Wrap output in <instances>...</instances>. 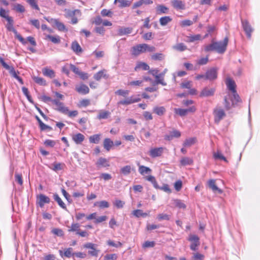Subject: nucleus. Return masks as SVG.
<instances>
[{"label": "nucleus", "mask_w": 260, "mask_h": 260, "mask_svg": "<svg viewBox=\"0 0 260 260\" xmlns=\"http://www.w3.org/2000/svg\"><path fill=\"white\" fill-rule=\"evenodd\" d=\"M232 96L231 98L232 104L228 101L226 97L224 98V106L226 110H229L231 108L232 106L236 105L241 102V100L239 94L237 93V91H235V92H232Z\"/></svg>", "instance_id": "f257e3e1"}, {"label": "nucleus", "mask_w": 260, "mask_h": 260, "mask_svg": "<svg viewBox=\"0 0 260 260\" xmlns=\"http://www.w3.org/2000/svg\"><path fill=\"white\" fill-rule=\"evenodd\" d=\"M53 104L55 106V109L59 112L64 114H75V111L70 112L68 108L64 105L63 103L59 102L57 99L53 101Z\"/></svg>", "instance_id": "f03ea898"}, {"label": "nucleus", "mask_w": 260, "mask_h": 260, "mask_svg": "<svg viewBox=\"0 0 260 260\" xmlns=\"http://www.w3.org/2000/svg\"><path fill=\"white\" fill-rule=\"evenodd\" d=\"M229 38L228 37H225L223 41L214 42L215 51L218 53H223L226 50Z\"/></svg>", "instance_id": "7ed1b4c3"}, {"label": "nucleus", "mask_w": 260, "mask_h": 260, "mask_svg": "<svg viewBox=\"0 0 260 260\" xmlns=\"http://www.w3.org/2000/svg\"><path fill=\"white\" fill-rule=\"evenodd\" d=\"M188 240L191 242L190 245V249L194 251H197L200 245L199 237L197 235L190 234L189 236Z\"/></svg>", "instance_id": "20e7f679"}, {"label": "nucleus", "mask_w": 260, "mask_h": 260, "mask_svg": "<svg viewBox=\"0 0 260 260\" xmlns=\"http://www.w3.org/2000/svg\"><path fill=\"white\" fill-rule=\"evenodd\" d=\"M76 14L80 16L81 15V11L79 9H76L73 11L68 10L67 13L66 14L65 16L66 18H71L72 24H75L78 22V18L75 17Z\"/></svg>", "instance_id": "39448f33"}, {"label": "nucleus", "mask_w": 260, "mask_h": 260, "mask_svg": "<svg viewBox=\"0 0 260 260\" xmlns=\"http://www.w3.org/2000/svg\"><path fill=\"white\" fill-rule=\"evenodd\" d=\"M14 23H7L6 28L9 31H11L15 34L17 38L22 44L25 45L27 43L26 41L19 34L14 27Z\"/></svg>", "instance_id": "423d86ee"}, {"label": "nucleus", "mask_w": 260, "mask_h": 260, "mask_svg": "<svg viewBox=\"0 0 260 260\" xmlns=\"http://www.w3.org/2000/svg\"><path fill=\"white\" fill-rule=\"evenodd\" d=\"M217 69L216 68H211L207 71L205 74V80L210 81L214 80L217 78Z\"/></svg>", "instance_id": "0eeeda50"}, {"label": "nucleus", "mask_w": 260, "mask_h": 260, "mask_svg": "<svg viewBox=\"0 0 260 260\" xmlns=\"http://www.w3.org/2000/svg\"><path fill=\"white\" fill-rule=\"evenodd\" d=\"M242 27L245 32L247 37L248 39H250L251 37V33L253 31L250 24L247 20H244L242 21Z\"/></svg>", "instance_id": "6e6552de"}, {"label": "nucleus", "mask_w": 260, "mask_h": 260, "mask_svg": "<svg viewBox=\"0 0 260 260\" xmlns=\"http://www.w3.org/2000/svg\"><path fill=\"white\" fill-rule=\"evenodd\" d=\"M165 148L164 147H156L151 148L149 152V155L152 158L159 157L163 153Z\"/></svg>", "instance_id": "1a4fd4ad"}, {"label": "nucleus", "mask_w": 260, "mask_h": 260, "mask_svg": "<svg viewBox=\"0 0 260 260\" xmlns=\"http://www.w3.org/2000/svg\"><path fill=\"white\" fill-rule=\"evenodd\" d=\"M144 44H141L135 46L132 48V54L134 56H138L140 54L144 53Z\"/></svg>", "instance_id": "9d476101"}, {"label": "nucleus", "mask_w": 260, "mask_h": 260, "mask_svg": "<svg viewBox=\"0 0 260 260\" xmlns=\"http://www.w3.org/2000/svg\"><path fill=\"white\" fill-rule=\"evenodd\" d=\"M215 90L213 88L204 87L201 91L199 96L201 98L212 96L214 94Z\"/></svg>", "instance_id": "9b49d317"}, {"label": "nucleus", "mask_w": 260, "mask_h": 260, "mask_svg": "<svg viewBox=\"0 0 260 260\" xmlns=\"http://www.w3.org/2000/svg\"><path fill=\"white\" fill-rule=\"evenodd\" d=\"M37 199L39 200L38 203L41 208L44 207L45 204H48L50 202V198L43 194H40L37 197Z\"/></svg>", "instance_id": "f8f14e48"}, {"label": "nucleus", "mask_w": 260, "mask_h": 260, "mask_svg": "<svg viewBox=\"0 0 260 260\" xmlns=\"http://www.w3.org/2000/svg\"><path fill=\"white\" fill-rule=\"evenodd\" d=\"M51 21L53 22L59 31L64 32L68 31V30L65 25L62 22H60L58 19L51 18Z\"/></svg>", "instance_id": "ddd939ff"}, {"label": "nucleus", "mask_w": 260, "mask_h": 260, "mask_svg": "<svg viewBox=\"0 0 260 260\" xmlns=\"http://www.w3.org/2000/svg\"><path fill=\"white\" fill-rule=\"evenodd\" d=\"M75 90L79 93L82 94H86L89 92V89L88 87L84 84H80L75 87Z\"/></svg>", "instance_id": "4468645a"}, {"label": "nucleus", "mask_w": 260, "mask_h": 260, "mask_svg": "<svg viewBox=\"0 0 260 260\" xmlns=\"http://www.w3.org/2000/svg\"><path fill=\"white\" fill-rule=\"evenodd\" d=\"M228 89L231 91V92H235L236 91V84L235 82L231 78H228L225 81Z\"/></svg>", "instance_id": "2eb2a0df"}, {"label": "nucleus", "mask_w": 260, "mask_h": 260, "mask_svg": "<svg viewBox=\"0 0 260 260\" xmlns=\"http://www.w3.org/2000/svg\"><path fill=\"white\" fill-rule=\"evenodd\" d=\"M208 187L212 189L214 192H218V193H222V190L218 188L215 184V180L210 179L208 182Z\"/></svg>", "instance_id": "dca6fc26"}, {"label": "nucleus", "mask_w": 260, "mask_h": 260, "mask_svg": "<svg viewBox=\"0 0 260 260\" xmlns=\"http://www.w3.org/2000/svg\"><path fill=\"white\" fill-rule=\"evenodd\" d=\"M140 100L139 98H134L133 96H131L125 99L124 100L119 101L118 103V105H128L136 102H139Z\"/></svg>", "instance_id": "f3484780"}, {"label": "nucleus", "mask_w": 260, "mask_h": 260, "mask_svg": "<svg viewBox=\"0 0 260 260\" xmlns=\"http://www.w3.org/2000/svg\"><path fill=\"white\" fill-rule=\"evenodd\" d=\"M171 4L173 8L176 10H184L185 9V4L182 1L173 0Z\"/></svg>", "instance_id": "a211bd4d"}, {"label": "nucleus", "mask_w": 260, "mask_h": 260, "mask_svg": "<svg viewBox=\"0 0 260 260\" xmlns=\"http://www.w3.org/2000/svg\"><path fill=\"white\" fill-rule=\"evenodd\" d=\"M71 49L77 55L81 54L83 51L77 41H74L72 43Z\"/></svg>", "instance_id": "6ab92c4d"}, {"label": "nucleus", "mask_w": 260, "mask_h": 260, "mask_svg": "<svg viewBox=\"0 0 260 260\" xmlns=\"http://www.w3.org/2000/svg\"><path fill=\"white\" fill-rule=\"evenodd\" d=\"M95 165L98 168L101 167H109L110 164L109 161L104 157H100L95 163Z\"/></svg>", "instance_id": "aec40b11"}, {"label": "nucleus", "mask_w": 260, "mask_h": 260, "mask_svg": "<svg viewBox=\"0 0 260 260\" xmlns=\"http://www.w3.org/2000/svg\"><path fill=\"white\" fill-rule=\"evenodd\" d=\"M72 251L73 248L70 247L64 249V251L61 250H59V253L62 258H63L64 257L70 258L72 256L74 255V253H72Z\"/></svg>", "instance_id": "412c9836"}, {"label": "nucleus", "mask_w": 260, "mask_h": 260, "mask_svg": "<svg viewBox=\"0 0 260 260\" xmlns=\"http://www.w3.org/2000/svg\"><path fill=\"white\" fill-rule=\"evenodd\" d=\"M181 136V133L177 130H173L170 132L169 135H166L165 136V139L166 140L170 141L172 140L174 138H179Z\"/></svg>", "instance_id": "4be33fe9"}, {"label": "nucleus", "mask_w": 260, "mask_h": 260, "mask_svg": "<svg viewBox=\"0 0 260 260\" xmlns=\"http://www.w3.org/2000/svg\"><path fill=\"white\" fill-rule=\"evenodd\" d=\"M106 70L104 69L101 70L94 75L93 78L97 81L100 80L102 78L108 79L109 78V75L106 74Z\"/></svg>", "instance_id": "5701e85b"}, {"label": "nucleus", "mask_w": 260, "mask_h": 260, "mask_svg": "<svg viewBox=\"0 0 260 260\" xmlns=\"http://www.w3.org/2000/svg\"><path fill=\"white\" fill-rule=\"evenodd\" d=\"M196 108L194 106H192L189 108L182 109H175L176 114H186L187 113H194L196 112Z\"/></svg>", "instance_id": "b1692460"}, {"label": "nucleus", "mask_w": 260, "mask_h": 260, "mask_svg": "<svg viewBox=\"0 0 260 260\" xmlns=\"http://www.w3.org/2000/svg\"><path fill=\"white\" fill-rule=\"evenodd\" d=\"M45 40H49L54 44H59L60 42V38L59 36H51L44 34Z\"/></svg>", "instance_id": "393cba45"}, {"label": "nucleus", "mask_w": 260, "mask_h": 260, "mask_svg": "<svg viewBox=\"0 0 260 260\" xmlns=\"http://www.w3.org/2000/svg\"><path fill=\"white\" fill-rule=\"evenodd\" d=\"M72 139L76 144H80L84 140L85 137L83 134L78 133L72 136Z\"/></svg>", "instance_id": "a878e982"}, {"label": "nucleus", "mask_w": 260, "mask_h": 260, "mask_svg": "<svg viewBox=\"0 0 260 260\" xmlns=\"http://www.w3.org/2000/svg\"><path fill=\"white\" fill-rule=\"evenodd\" d=\"M114 146V142L110 138H106L103 142L104 148L108 151Z\"/></svg>", "instance_id": "bb28decb"}, {"label": "nucleus", "mask_w": 260, "mask_h": 260, "mask_svg": "<svg viewBox=\"0 0 260 260\" xmlns=\"http://www.w3.org/2000/svg\"><path fill=\"white\" fill-rule=\"evenodd\" d=\"M172 21V18L169 16H165L159 18V22L161 26H166Z\"/></svg>", "instance_id": "cd10ccee"}, {"label": "nucleus", "mask_w": 260, "mask_h": 260, "mask_svg": "<svg viewBox=\"0 0 260 260\" xmlns=\"http://www.w3.org/2000/svg\"><path fill=\"white\" fill-rule=\"evenodd\" d=\"M156 11L157 14H167L168 13L169 8L162 5H159L156 8Z\"/></svg>", "instance_id": "c85d7f7f"}, {"label": "nucleus", "mask_w": 260, "mask_h": 260, "mask_svg": "<svg viewBox=\"0 0 260 260\" xmlns=\"http://www.w3.org/2000/svg\"><path fill=\"white\" fill-rule=\"evenodd\" d=\"M53 199L54 200L57 202L58 205L63 209L67 210V207L64 203V202L62 201L60 198L59 197L58 194L56 193L53 194Z\"/></svg>", "instance_id": "c756f323"}, {"label": "nucleus", "mask_w": 260, "mask_h": 260, "mask_svg": "<svg viewBox=\"0 0 260 260\" xmlns=\"http://www.w3.org/2000/svg\"><path fill=\"white\" fill-rule=\"evenodd\" d=\"M164 74L160 73L159 75H156L155 76V84H160L163 86H165L167 85V83L164 80Z\"/></svg>", "instance_id": "7c9ffc66"}, {"label": "nucleus", "mask_w": 260, "mask_h": 260, "mask_svg": "<svg viewBox=\"0 0 260 260\" xmlns=\"http://www.w3.org/2000/svg\"><path fill=\"white\" fill-rule=\"evenodd\" d=\"M119 3L118 7L120 8H124L129 7L131 4V1L127 0H115L114 4Z\"/></svg>", "instance_id": "2f4dec72"}, {"label": "nucleus", "mask_w": 260, "mask_h": 260, "mask_svg": "<svg viewBox=\"0 0 260 260\" xmlns=\"http://www.w3.org/2000/svg\"><path fill=\"white\" fill-rule=\"evenodd\" d=\"M140 69H142L143 70L147 71L149 69V66L145 62H139L136 65L135 68V70L137 71Z\"/></svg>", "instance_id": "473e14b6"}, {"label": "nucleus", "mask_w": 260, "mask_h": 260, "mask_svg": "<svg viewBox=\"0 0 260 260\" xmlns=\"http://www.w3.org/2000/svg\"><path fill=\"white\" fill-rule=\"evenodd\" d=\"M193 162V159L188 157H184L180 160V164L183 166L191 165Z\"/></svg>", "instance_id": "72a5a7b5"}, {"label": "nucleus", "mask_w": 260, "mask_h": 260, "mask_svg": "<svg viewBox=\"0 0 260 260\" xmlns=\"http://www.w3.org/2000/svg\"><path fill=\"white\" fill-rule=\"evenodd\" d=\"M173 48L176 51L182 52L186 50L187 47L184 44L180 43L174 45Z\"/></svg>", "instance_id": "f704fd0d"}, {"label": "nucleus", "mask_w": 260, "mask_h": 260, "mask_svg": "<svg viewBox=\"0 0 260 260\" xmlns=\"http://www.w3.org/2000/svg\"><path fill=\"white\" fill-rule=\"evenodd\" d=\"M42 71L44 76L49 77L50 78L55 77V72L51 69L46 68L43 69Z\"/></svg>", "instance_id": "c9c22d12"}, {"label": "nucleus", "mask_w": 260, "mask_h": 260, "mask_svg": "<svg viewBox=\"0 0 260 260\" xmlns=\"http://www.w3.org/2000/svg\"><path fill=\"white\" fill-rule=\"evenodd\" d=\"M100 134H95L90 136L89 141L90 143L98 144L100 141Z\"/></svg>", "instance_id": "e433bc0d"}, {"label": "nucleus", "mask_w": 260, "mask_h": 260, "mask_svg": "<svg viewBox=\"0 0 260 260\" xmlns=\"http://www.w3.org/2000/svg\"><path fill=\"white\" fill-rule=\"evenodd\" d=\"M173 203L174 205L180 209H185L186 208V206L185 204L179 199H175L173 200Z\"/></svg>", "instance_id": "4c0bfd02"}, {"label": "nucleus", "mask_w": 260, "mask_h": 260, "mask_svg": "<svg viewBox=\"0 0 260 260\" xmlns=\"http://www.w3.org/2000/svg\"><path fill=\"white\" fill-rule=\"evenodd\" d=\"M51 233L57 236V237H63L64 236V232L62 229L59 228H53L51 230Z\"/></svg>", "instance_id": "58836bf2"}, {"label": "nucleus", "mask_w": 260, "mask_h": 260, "mask_svg": "<svg viewBox=\"0 0 260 260\" xmlns=\"http://www.w3.org/2000/svg\"><path fill=\"white\" fill-rule=\"evenodd\" d=\"M132 28L129 27H121L118 29V35L122 36L131 33Z\"/></svg>", "instance_id": "ea45409f"}, {"label": "nucleus", "mask_w": 260, "mask_h": 260, "mask_svg": "<svg viewBox=\"0 0 260 260\" xmlns=\"http://www.w3.org/2000/svg\"><path fill=\"white\" fill-rule=\"evenodd\" d=\"M196 142V138H190L189 139H186L183 144V145L184 147H190L191 145H193Z\"/></svg>", "instance_id": "a19ab883"}, {"label": "nucleus", "mask_w": 260, "mask_h": 260, "mask_svg": "<svg viewBox=\"0 0 260 260\" xmlns=\"http://www.w3.org/2000/svg\"><path fill=\"white\" fill-rule=\"evenodd\" d=\"M139 172L141 175H144L145 174L150 173L151 170L149 168L144 166H140L139 168Z\"/></svg>", "instance_id": "79ce46f5"}, {"label": "nucleus", "mask_w": 260, "mask_h": 260, "mask_svg": "<svg viewBox=\"0 0 260 260\" xmlns=\"http://www.w3.org/2000/svg\"><path fill=\"white\" fill-rule=\"evenodd\" d=\"M131 167L129 165L125 166L120 169V173L124 175H127L130 174L131 172Z\"/></svg>", "instance_id": "37998d69"}, {"label": "nucleus", "mask_w": 260, "mask_h": 260, "mask_svg": "<svg viewBox=\"0 0 260 260\" xmlns=\"http://www.w3.org/2000/svg\"><path fill=\"white\" fill-rule=\"evenodd\" d=\"M164 58V55L161 53H156L151 56V58L153 60H161Z\"/></svg>", "instance_id": "c03bdc74"}, {"label": "nucleus", "mask_w": 260, "mask_h": 260, "mask_svg": "<svg viewBox=\"0 0 260 260\" xmlns=\"http://www.w3.org/2000/svg\"><path fill=\"white\" fill-rule=\"evenodd\" d=\"M133 214L137 217H145L147 216V213H144L142 210L137 209L133 211Z\"/></svg>", "instance_id": "a18cd8bd"}, {"label": "nucleus", "mask_w": 260, "mask_h": 260, "mask_svg": "<svg viewBox=\"0 0 260 260\" xmlns=\"http://www.w3.org/2000/svg\"><path fill=\"white\" fill-rule=\"evenodd\" d=\"M171 216L167 214H159L157 216V219L158 221H162L164 220H169L170 219Z\"/></svg>", "instance_id": "49530a36"}, {"label": "nucleus", "mask_w": 260, "mask_h": 260, "mask_svg": "<svg viewBox=\"0 0 260 260\" xmlns=\"http://www.w3.org/2000/svg\"><path fill=\"white\" fill-rule=\"evenodd\" d=\"M27 3L30 6V7L35 10H40V8L37 4L36 0H26Z\"/></svg>", "instance_id": "de8ad7c7"}, {"label": "nucleus", "mask_w": 260, "mask_h": 260, "mask_svg": "<svg viewBox=\"0 0 260 260\" xmlns=\"http://www.w3.org/2000/svg\"><path fill=\"white\" fill-rule=\"evenodd\" d=\"M213 156L215 159L223 160L225 162H228L226 158L219 151L214 153Z\"/></svg>", "instance_id": "09e8293b"}, {"label": "nucleus", "mask_w": 260, "mask_h": 260, "mask_svg": "<svg viewBox=\"0 0 260 260\" xmlns=\"http://www.w3.org/2000/svg\"><path fill=\"white\" fill-rule=\"evenodd\" d=\"M80 231V224L79 223H72L70 229L68 230V232H77Z\"/></svg>", "instance_id": "8fccbe9b"}, {"label": "nucleus", "mask_w": 260, "mask_h": 260, "mask_svg": "<svg viewBox=\"0 0 260 260\" xmlns=\"http://www.w3.org/2000/svg\"><path fill=\"white\" fill-rule=\"evenodd\" d=\"M54 168H52V170L54 171H57L59 170H61L63 169V167L65 166L64 164L61 163H54L53 164Z\"/></svg>", "instance_id": "3c124183"}, {"label": "nucleus", "mask_w": 260, "mask_h": 260, "mask_svg": "<svg viewBox=\"0 0 260 260\" xmlns=\"http://www.w3.org/2000/svg\"><path fill=\"white\" fill-rule=\"evenodd\" d=\"M205 51L206 52H209L212 51H215V43L212 42L211 44L206 45L204 47Z\"/></svg>", "instance_id": "603ef678"}, {"label": "nucleus", "mask_w": 260, "mask_h": 260, "mask_svg": "<svg viewBox=\"0 0 260 260\" xmlns=\"http://www.w3.org/2000/svg\"><path fill=\"white\" fill-rule=\"evenodd\" d=\"M166 112V109L164 107H155L153 109V112L155 114H163Z\"/></svg>", "instance_id": "864d4df0"}, {"label": "nucleus", "mask_w": 260, "mask_h": 260, "mask_svg": "<svg viewBox=\"0 0 260 260\" xmlns=\"http://www.w3.org/2000/svg\"><path fill=\"white\" fill-rule=\"evenodd\" d=\"M115 94L126 97L129 93V91L127 90L119 89L115 91Z\"/></svg>", "instance_id": "5fc2aeb1"}, {"label": "nucleus", "mask_w": 260, "mask_h": 260, "mask_svg": "<svg viewBox=\"0 0 260 260\" xmlns=\"http://www.w3.org/2000/svg\"><path fill=\"white\" fill-rule=\"evenodd\" d=\"M34 81L41 85H46V81L42 78L39 77H34Z\"/></svg>", "instance_id": "6e6d98bb"}, {"label": "nucleus", "mask_w": 260, "mask_h": 260, "mask_svg": "<svg viewBox=\"0 0 260 260\" xmlns=\"http://www.w3.org/2000/svg\"><path fill=\"white\" fill-rule=\"evenodd\" d=\"M40 99L42 101L47 103L51 102L53 104V101L54 100L51 97L45 94L41 95Z\"/></svg>", "instance_id": "4d7b16f0"}, {"label": "nucleus", "mask_w": 260, "mask_h": 260, "mask_svg": "<svg viewBox=\"0 0 260 260\" xmlns=\"http://www.w3.org/2000/svg\"><path fill=\"white\" fill-rule=\"evenodd\" d=\"M188 38V42H193L195 41L200 40L201 39V36L199 34L192 35L191 36H189Z\"/></svg>", "instance_id": "13d9d810"}, {"label": "nucleus", "mask_w": 260, "mask_h": 260, "mask_svg": "<svg viewBox=\"0 0 260 260\" xmlns=\"http://www.w3.org/2000/svg\"><path fill=\"white\" fill-rule=\"evenodd\" d=\"M14 9L17 12H20V13H23L25 12V8L24 7V6H23L21 4H16L15 7H14Z\"/></svg>", "instance_id": "bf43d9fd"}, {"label": "nucleus", "mask_w": 260, "mask_h": 260, "mask_svg": "<svg viewBox=\"0 0 260 260\" xmlns=\"http://www.w3.org/2000/svg\"><path fill=\"white\" fill-rule=\"evenodd\" d=\"M39 127L41 131H50L52 130V128L51 126L45 124L43 122L41 123V125L39 126Z\"/></svg>", "instance_id": "052dcab7"}, {"label": "nucleus", "mask_w": 260, "mask_h": 260, "mask_svg": "<svg viewBox=\"0 0 260 260\" xmlns=\"http://www.w3.org/2000/svg\"><path fill=\"white\" fill-rule=\"evenodd\" d=\"M107 244L110 246L114 247H119L122 246V244L120 242H118L117 243H115L113 241L111 240H109L107 242Z\"/></svg>", "instance_id": "680f3d73"}, {"label": "nucleus", "mask_w": 260, "mask_h": 260, "mask_svg": "<svg viewBox=\"0 0 260 260\" xmlns=\"http://www.w3.org/2000/svg\"><path fill=\"white\" fill-rule=\"evenodd\" d=\"M61 192L62 194L66 198V199L68 201L69 203L71 204L72 202V200L70 197L69 194L65 190L64 188H61Z\"/></svg>", "instance_id": "e2e57ef3"}, {"label": "nucleus", "mask_w": 260, "mask_h": 260, "mask_svg": "<svg viewBox=\"0 0 260 260\" xmlns=\"http://www.w3.org/2000/svg\"><path fill=\"white\" fill-rule=\"evenodd\" d=\"M145 52H153L155 51V48L153 46H150L147 44H144Z\"/></svg>", "instance_id": "0e129e2a"}, {"label": "nucleus", "mask_w": 260, "mask_h": 260, "mask_svg": "<svg viewBox=\"0 0 260 260\" xmlns=\"http://www.w3.org/2000/svg\"><path fill=\"white\" fill-rule=\"evenodd\" d=\"M44 144L46 146H49L50 147H53L55 145L56 142L54 140L47 139V140H46L45 141Z\"/></svg>", "instance_id": "69168bd1"}, {"label": "nucleus", "mask_w": 260, "mask_h": 260, "mask_svg": "<svg viewBox=\"0 0 260 260\" xmlns=\"http://www.w3.org/2000/svg\"><path fill=\"white\" fill-rule=\"evenodd\" d=\"M117 258L116 254H108L104 256V260H116Z\"/></svg>", "instance_id": "338daca9"}, {"label": "nucleus", "mask_w": 260, "mask_h": 260, "mask_svg": "<svg viewBox=\"0 0 260 260\" xmlns=\"http://www.w3.org/2000/svg\"><path fill=\"white\" fill-rule=\"evenodd\" d=\"M204 258V255L202 254L199 253H193V256L192 257V259H197V260H203Z\"/></svg>", "instance_id": "774afa93"}]
</instances>
